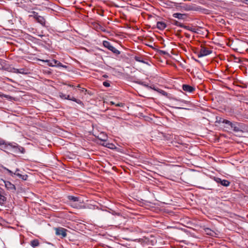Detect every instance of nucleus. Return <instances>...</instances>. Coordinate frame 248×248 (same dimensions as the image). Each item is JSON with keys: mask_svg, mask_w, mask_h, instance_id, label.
Listing matches in <instances>:
<instances>
[{"mask_svg": "<svg viewBox=\"0 0 248 248\" xmlns=\"http://www.w3.org/2000/svg\"><path fill=\"white\" fill-rule=\"evenodd\" d=\"M46 62L48 63L47 64L49 66L62 67L64 68H67V67L66 65H63L59 61L55 59H53L52 60H46Z\"/></svg>", "mask_w": 248, "mask_h": 248, "instance_id": "5", "label": "nucleus"}, {"mask_svg": "<svg viewBox=\"0 0 248 248\" xmlns=\"http://www.w3.org/2000/svg\"><path fill=\"white\" fill-rule=\"evenodd\" d=\"M207 233L210 235H212L210 232H208Z\"/></svg>", "mask_w": 248, "mask_h": 248, "instance_id": "39", "label": "nucleus"}, {"mask_svg": "<svg viewBox=\"0 0 248 248\" xmlns=\"http://www.w3.org/2000/svg\"><path fill=\"white\" fill-rule=\"evenodd\" d=\"M77 87H78V88H80V85H79V84H78V85L77 86Z\"/></svg>", "mask_w": 248, "mask_h": 248, "instance_id": "42", "label": "nucleus"}, {"mask_svg": "<svg viewBox=\"0 0 248 248\" xmlns=\"http://www.w3.org/2000/svg\"><path fill=\"white\" fill-rule=\"evenodd\" d=\"M182 28H183L187 30L192 31L193 32H196L194 29H192V28L188 26H185L184 24H183V26H182Z\"/></svg>", "mask_w": 248, "mask_h": 248, "instance_id": "23", "label": "nucleus"}, {"mask_svg": "<svg viewBox=\"0 0 248 248\" xmlns=\"http://www.w3.org/2000/svg\"><path fill=\"white\" fill-rule=\"evenodd\" d=\"M246 0L245 3H246L247 4H248V0Z\"/></svg>", "mask_w": 248, "mask_h": 248, "instance_id": "38", "label": "nucleus"}, {"mask_svg": "<svg viewBox=\"0 0 248 248\" xmlns=\"http://www.w3.org/2000/svg\"><path fill=\"white\" fill-rule=\"evenodd\" d=\"M103 45L104 47L107 48L108 50L112 51L113 53L119 55L120 54V51L115 48L113 46H112L110 42L107 41H103Z\"/></svg>", "mask_w": 248, "mask_h": 248, "instance_id": "4", "label": "nucleus"}, {"mask_svg": "<svg viewBox=\"0 0 248 248\" xmlns=\"http://www.w3.org/2000/svg\"><path fill=\"white\" fill-rule=\"evenodd\" d=\"M0 97H4V98H7V99H11V97L10 96H9V95H6V94H0Z\"/></svg>", "mask_w": 248, "mask_h": 248, "instance_id": "27", "label": "nucleus"}, {"mask_svg": "<svg viewBox=\"0 0 248 248\" xmlns=\"http://www.w3.org/2000/svg\"><path fill=\"white\" fill-rule=\"evenodd\" d=\"M12 72L15 73H19L23 75H28L30 73V70L28 69L25 68L20 69L13 68Z\"/></svg>", "mask_w": 248, "mask_h": 248, "instance_id": "10", "label": "nucleus"}, {"mask_svg": "<svg viewBox=\"0 0 248 248\" xmlns=\"http://www.w3.org/2000/svg\"><path fill=\"white\" fill-rule=\"evenodd\" d=\"M11 148L13 149V152L15 153H25V149L20 146H19L17 144L15 143L14 144L12 143H9L7 145V149Z\"/></svg>", "mask_w": 248, "mask_h": 248, "instance_id": "3", "label": "nucleus"}, {"mask_svg": "<svg viewBox=\"0 0 248 248\" xmlns=\"http://www.w3.org/2000/svg\"><path fill=\"white\" fill-rule=\"evenodd\" d=\"M2 168H3L4 170H6V171H7L9 173V174H10L11 176L13 177V176H14V175H14V172H13L12 171H11V170H9L8 169L6 168V167H2Z\"/></svg>", "mask_w": 248, "mask_h": 248, "instance_id": "24", "label": "nucleus"}, {"mask_svg": "<svg viewBox=\"0 0 248 248\" xmlns=\"http://www.w3.org/2000/svg\"><path fill=\"white\" fill-rule=\"evenodd\" d=\"M212 52V50L209 49L204 46H201V49L199 50H197L195 53L197 54L198 58H201L208 55L211 54Z\"/></svg>", "mask_w": 248, "mask_h": 248, "instance_id": "2", "label": "nucleus"}, {"mask_svg": "<svg viewBox=\"0 0 248 248\" xmlns=\"http://www.w3.org/2000/svg\"><path fill=\"white\" fill-rule=\"evenodd\" d=\"M6 201V198L0 193V204H3Z\"/></svg>", "mask_w": 248, "mask_h": 248, "instance_id": "21", "label": "nucleus"}, {"mask_svg": "<svg viewBox=\"0 0 248 248\" xmlns=\"http://www.w3.org/2000/svg\"><path fill=\"white\" fill-rule=\"evenodd\" d=\"M156 27L160 30H163L166 27V24L162 21H158L156 23Z\"/></svg>", "mask_w": 248, "mask_h": 248, "instance_id": "15", "label": "nucleus"}, {"mask_svg": "<svg viewBox=\"0 0 248 248\" xmlns=\"http://www.w3.org/2000/svg\"><path fill=\"white\" fill-rule=\"evenodd\" d=\"M207 231H211V230L210 229H208V228L207 229Z\"/></svg>", "mask_w": 248, "mask_h": 248, "instance_id": "43", "label": "nucleus"}, {"mask_svg": "<svg viewBox=\"0 0 248 248\" xmlns=\"http://www.w3.org/2000/svg\"><path fill=\"white\" fill-rule=\"evenodd\" d=\"M173 17L179 19H184L186 17V15L180 13H174L172 15Z\"/></svg>", "mask_w": 248, "mask_h": 248, "instance_id": "17", "label": "nucleus"}, {"mask_svg": "<svg viewBox=\"0 0 248 248\" xmlns=\"http://www.w3.org/2000/svg\"><path fill=\"white\" fill-rule=\"evenodd\" d=\"M86 93L89 94L90 95H93L91 91H88V90H87V92H85V94H86Z\"/></svg>", "mask_w": 248, "mask_h": 248, "instance_id": "34", "label": "nucleus"}, {"mask_svg": "<svg viewBox=\"0 0 248 248\" xmlns=\"http://www.w3.org/2000/svg\"><path fill=\"white\" fill-rule=\"evenodd\" d=\"M110 104L111 105H115V103L114 102H113V101H110Z\"/></svg>", "mask_w": 248, "mask_h": 248, "instance_id": "37", "label": "nucleus"}, {"mask_svg": "<svg viewBox=\"0 0 248 248\" xmlns=\"http://www.w3.org/2000/svg\"><path fill=\"white\" fill-rule=\"evenodd\" d=\"M133 231L134 232H140L141 231V230L138 227L135 228Z\"/></svg>", "mask_w": 248, "mask_h": 248, "instance_id": "31", "label": "nucleus"}, {"mask_svg": "<svg viewBox=\"0 0 248 248\" xmlns=\"http://www.w3.org/2000/svg\"><path fill=\"white\" fill-rule=\"evenodd\" d=\"M207 233L210 235H212L210 232H208Z\"/></svg>", "mask_w": 248, "mask_h": 248, "instance_id": "40", "label": "nucleus"}, {"mask_svg": "<svg viewBox=\"0 0 248 248\" xmlns=\"http://www.w3.org/2000/svg\"><path fill=\"white\" fill-rule=\"evenodd\" d=\"M233 131L235 132H243V124L237 122L232 123L230 126Z\"/></svg>", "mask_w": 248, "mask_h": 248, "instance_id": "7", "label": "nucleus"}, {"mask_svg": "<svg viewBox=\"0 0 248 248\" xmlns=\"http://www.w3.org/2000/svg\"><path fill=\"white\" fill-rule=\"evenodd\" d=\"M32 15H30V16L33 17L36 20L37 17L39 16L38 14L35 12H32Z\"/></svg>", "mask_w": 248, "mask_h": 248, "instance_id": "26", "label": "nucleus"}, {"mask_svg": "<svg viewBox=\"0 0 248 248\" xmlns=\"http://www.w3.org/2000/svg\"><path fill=\"white\" fill-rule=\"evenodd\" d=\"M55 230L56 231V234L57 235H61L62 236V238L66 236V229L62 227H59L55 228Z\"/></svg>", "mask_w": 248, "mask_h": 248, "instance_id": "11", "label": "nucleus"}, {"mask_svg": "<svg viewBox=\"0 0 248 248\" xmlns=\"http://www.w3.org/2000/svg\"><path fill=\"white\" fill-rule=\"evenodd\" d=\"M68 201L67 203L68 205L74 208L80 209L82 208V201L80 197L69 195L67 197Z\"/></svg>", "mask_w": 248, "mask_h": 248, "instance_id": "1", "label": "nucleus"}, {"mask_svg": "<svg viewBox=\"0 0 248 248\" xmlns=\"http://www.w3.org/2000/svg\"><path fill=\"white\" fill-rule=\"evenodd\" d=\"M69 86H70V87H74V86H73V85H70H70H69Z\"/></svg>", "mask_w": 248, "mask_h": 248, "instance_id": "41", "label": "nucleus"}, {"mask_svg": "<svg viewBox=\"0 0 248 248\" xmlns=\"http://www.w3.org/2000/svg\"><path fill=\"white\" fill-rule=\"evenodd\" d=\"M36 21L41 24L42 26H45L46 24V19L42 16H39L37 17Z\"/></svg>", "mask_w": 248, "mask_h": 248, "instance_id": "16", "label": "nucleus"}, {"mask_svg": "<svg viewBox=\"0 0 248 248\" xmlns=\"http://www.w3.org/2000/svg\"><path fill=\"white\" fill-rule=\"evenodd\" d=\"M135 83H136L138 84L142 85V86L146 87L148 88H150V89H153L155 91H156L160 93H162L163 94H165V93H166L165 91H164L162 90H160V89H157L154 86H149L148 84H146L145 82L142 81L141 80H138L135 81Z\"/></svg>", "mask_w": 248, "mask_h": 248, "instance_id": "6", "label": "nucleus"}, {"mask_svg": "<svg viewBox=\"0 0 248 248\" xmlns=\"http://www.w3.org/2000/svg\"><path fill=\"white\" fill-rule=\"evenodd\" d=\"M216 182H217V183H220V184H221V181H222V180H221L220 178H216Z\"/></svg>", "mask_w": 248, "mask_h": 248, "instance_id": "33", "label": "nucleus"}, {"mask_svg": "<svg viewBox=\"0 0 248 248\" xmlns=\"http://www.w3.org/2000/svg\"><path fill=\"white\" fill-rule=\"evenodd\" d=\"M124 105V104H123L122 103H118V104H115L116 106H117V107H123Z\"/></svg>", "mask_w": 248, "mask_h": 248, "instance_id": "32", "label": "nucleus"}, {"mask_svg": "<svg viewBox=\"0 0 248 248\" xmlns=\"http://www.w3.org/2000/svg\"><path fill=\"white\" fill-rule=\"evenodd\" d=\"M171 24L175 25L177 26H179L182 28V26H183V24L178 22V21L176 20L172 19L171 21Z\"/></svg>", "mask_w": 248, "mask_h": 248, "instance_id": "20", "label": "nucleus"}, {"mask_svg": "<svg viewBox=\"0 0 248 248\" xmlns=\"http://www.w3.org/2000/svg\"><path fill=\"white\" fill-rule=\"evenodd\" d=\"M2 181L3 182L4 186L7 190L13 193H15L16 192V187L14 184H13L10 182L8 181H5L4 180H2Z\"/></svg>", "mask_w": 248, "mask_h": 248, "instance_id": "9", "label": "nucleus"}, {"mask_svg": "<svg viewBox=\"0 0 248 248\" xmlns=\"http://www.w3.org/2000/svg\"><path fill=\"white\" fill-rule=\"evenodd\" d=\"M31 245L33 248L38 246L39 245V242L38 240L34 239L32 240L31 242Z\"/></svg>", "mask_w": 248, "mask_h": 248, "instance_id": "18", "label": "nucleus"}, {"mask_svg": "<svg viewBox=\"0 0 248 248\" xmlns=\"http://www.w3.org/2000/svg\"><path fill=\"white\" fill-rule=\"evenodd\" d=\"M80 90L81 92H84V93H85V92H87V90L85 88H81V89H80Z\"/></svg>", "mask_w": 248, "mask_h": 248, "instance_id": "35", "label": "nucleus"}, {"mask_svg": "<svg viewBox=\"0 0 248 248\" xmlns=\"http://www.w3.org/2000/svg\"><path fill=\"white\" fill-rule=\"evenodd\" d=\"M134 59L139 62H140L144 63H146V62L144 61V60L142 59V58L141 56H135L134 57Z\"/></svg>", "mask_w": 248, "mask_h": 248, "instance_id": "19", "label": "nucleus"}, {"mask_svg": "<svg viewBox=\"0 0 248 248\" xmlns=\"http://www.w3.org/2000/svg\"><path fill=\"white\" fill-rule=\"evenodd\" d=\"M103 85L104 86H105L106 87H108L110 86V84L108 81H104V82H103Z\"/></svg>", "mask_w": 248, "mask_h": 248, "instance_id": "29", "label": "nucleus"}, {"mask_svg": "<svg viewBox=\"0 0 248 248\" xmlns=\"http://www.w3.org/2000/svg\"><path fill=\"white\" fill-rule=\"evenodd\" d=\"M19 171V170L18 169H16L15 172H14V175H16L19 178L23 180H26L27 179L28 176L26 174L22 175L21 174L18 172Z\"/></svg>", "mask_w": 248, "mask_h": 248, "instance_id": "14", "label": "nucleus"}, {"mask_svg": "<svg viewBox=\"0 0 248 248\" xmlns=\"http://www.w3.org/2000/svg\"><path fill=\"white\" fill-rule=\"evenodd\" d=\"M182 9L184 10L189 11H199L201 8L199 7L196 6L194 4H184L182 6Z\"/></svg>", "mask_w": 248, "mask_h": 248, "instance_id": "8", "label": "nucleus"}, {"mask_svg": "<svg viewBox=\"0 0 248 248\" xmlns=\"http://www.w3.org/2000/svg\"><path fill=\"white\" fill-rule=\"evenodd\" d=\"M221 122L223 124H228L230 126H231V124H232V122H231L227 120H226V119H223L222 121H221Z\"/></svg>", "mask_w": 248, "mask_h": 248, "instance_id": "25", "label": "nucleus"}, {"mask_svg": "<svg viewBox=\"0 0 248 248\" xmlns=\"http://www.w3.org/2000/svg\"><path fill=\"white\" fill-rule=\"evenodd\" d=\"M220 184L223 186H228L230 185V182L227 180H222Z\"/></svg>", "mask_w": 248, "mask_h": 248, "instance_id": "22", "label": "nucleus"}, {"mask_svg": "<svg viewBox=\"0 0 248 248\" xmlns=\"http://www.w3.org/2000/svg\"><path fill=\"white\" fill-rule=\"evenodd\" d=\"M160 52H161V53H162L164 54H165L167 53L165 51H163V50H161Z\"/></svg>", "mask_w": 248, "mask_h": 248, "instance_id": "36", "label": "nucleus"}, {"mask_svg": "<svg viewBox=\"0 0 248 248\" xmlns=\"http://www.w3.org/2000/svg\"><path fill=\"white\" fill-rule=\"evenodd\" d=\"M1 62H2V60L0 59V64H1Z\"/></svg>", "mask_w": 248, "mask_h": 248, "instance_id": "44", "label": "nucleus"}, {"mask_svg": "<svg viewBox=\"0 0 248 248\" xmlns=\"http://www.w3.org/2000/svg\"><path fill=\"white\" fill-rule=\"evenodd\" d=\"M182 89L185 92L188 93H193L195 90V88L194 87L187 84L183 85Z\"/></svg>", "mask_w": 248, "mask_h": 248, "instance_id": "12", "label": "nucleus"}, {"mask_svg": "<svg viewBox=\"0 0 248 248\" xmlns=\"http://www.w3.org/2000/svg\"><path fill=\"white\" fill-rule=\"evenodd\" d=\"M66 99L74 101L81 106L84 105L83 103L80 100L77 99L74 97H70L69 95H66Z\"/></svg>", "mask_w": 248, "mask_h": 248, "instance_id": "13", "label": "nucleus"}, {"mask_svg": "<svg viewBox=\"0 0 248 248\" xmlns=\"http://www.w3.org/2000/svg\"><path fill=\"white\" fill-rule=\"evenodd\" d=\"M5 145L6 146V147L7 148V145H8V143H6L3 140H0V145Z\"/></svg>", "mask_w": 248, "mask_h": 248, "instance_id": "30", "label": "nucleus"}, {"mask_svg": "<svg viewBox=\"0 0 248 248\" xmlns=\"http://www.w3.org/2000/svg\"><path fill=\"white\" fill-rule=\"evenodd\" d=\"M60 97L62 99H66V95L62 93H60Z\"/></svg>", "mask_w": 248, "mask_h": 248, "instance_id": "28", "label": "nucleus"}]
</instances>
